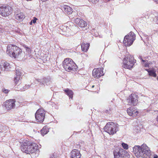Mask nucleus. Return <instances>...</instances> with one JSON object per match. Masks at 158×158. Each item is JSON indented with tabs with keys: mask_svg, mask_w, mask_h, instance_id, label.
I'll list each match as a JSON object with an SVG mask.
<instances>
[{
	"mask_svg": "<svg viewBox=\"0 0 158 158\" xmlns=\"http://www.w3.org/2000/svg\"><path fill=\"white\" fill-rule=\"evenodd\" d=\"M22 151L27 154H32L38 151V145L31 141L26 140L21 147Z\"/></svg>",
	"mask_w": 158,
	"mask_h": 158,
	"instance_id": "nucleus-1",
	"label": "nucleus"
},
{
	"mask_svg": "<svg viewBox=\"0 0 158 158\" xmlns=\"http://www.w3.org/2000/svg\"><path fill=\"white\" fill-rule=\"evenodd\" d=\"M133 151L135 156L137 157H145L150 153V151L145 144H142L141 147L135 145L133 148Z\"/></svg>",
	"mask_w": 158,
	"mask_h": 158,
	"instance_id": "nucleus-2",
	"label": "nucleus"
},
{
	"mask_svg": "<svg viewBox=\"0 0 158 158\" xmlns=\"http://www.w3.org/2000/svg\"><path fill=\"white\" fill-rule=\"evenodd\" d=\"M6 52L9 55L15 58H21L24 54L21 49L15 45H12L7 46Z\"/></svg>",
	"mask_w": 158,
	"mask_h": 158,
	"instance_id": "nucleus-3",
	"label": "nucleus"
},
{
	"mask_svg": "<svg viewBox=\"0 0 158 158\" xmlns=\"http://www.w3.org/2000/svg\"><path fill=\"white\" fill-rule=\"evenodd\" d=\"M136 61L133 56H128L124 58L123 60V66L125 69H130L132 68Z\"/></svg>",
	"mask_w": 158,
	"mask_h": 158,
	"instance_id": "nucleus-4",
	"label": "nucleus"
},
{
	"mask_svg": "<svg viewBox=\"0 0 158 158\" xmlns=\"http://www.w3.org/2000/svg\"><path fill=\"white\" fill-rule=\"evenodd\" d=\"M114 158H129L130 155L127 151L119 148L113 151Z\"/></svg>",
	"mask_w": 158,
	"mask_h": 158,
	"instance_id": "nucleus-5",
	"label": "nucleus"
},
{
	"mask_svg": "<svg viewBox=\"0 0 158 158\" xmlns=\"http://www.w3.org/2000/svg\"><path fill=\"white\" fill-rule=\"evenodd\" d=\"M116 127V125L112 122H110L107 123L104 127V129L105 131L110 135H113L116 133V131L114 129Z\"/></svg>",
	"mask_w": 158,
	"mask_h": 158,
	"instance_id": "nucleus-6",
	"label": "nucleus"
},
{
	"mask_svg": "<svg viewBox=\"0 0 158 158\" xmlns=\"http://www.w3.org/2000/svg\"><path fill=\"white\" fill-rule=\"evenodd\" d=\"M74 62L70 58L65 59L63 62L64 68L67 71L72 70L74 68Z\"/></svg>",
	"mask_w": 158,
	"mask_h": 158,
	"instance_id": "nucleus-7",
	"label": "nucleus"
},
{
	"mask_svg": "<svg viewBox=\"0 0 158 158\" xmlns=\"http://www.w3.org/2000/svg\"><path fill=\"white\" fill-rule=\"evenodd\" d=\"M12 9L9 6H6L0 7V14L2 16L6 17L11 14Z\"/></svg>",
	"mask_w": 158,
	"mask_h": 158,
	"instance_id": "nucleus-8",
	"label": "nucleus"
},
{
	"mask_svg": "<svg viewBox=\"0 0 158 158\" xmlns=\"http://www.w3.org/2000/svg\"><path fill=\"white\" fill-rule=\"evenodd\" d=\"M45 113L43 110L38 109L35 114V118L38 122L42 123L44 120Z\"/></svg>",
	"mask_w": 158,
	"mask_h": 158,
	"instance_id": "nucleus-9",
	"label": "nucleus"
},
{
	"mask_svg": "<svg viewBox=\"0 0 158 158\" xmlns=\"http://www.w3.org/2000/svg\"><path fill=\"white\" fill-rule=\"evenodd\" d=\"M15 99H10L6 100L5 103L4 105L8 110H10L14 108L15 106Z\"/></svg>",
	"mask_w": 158,
	"mask_h": 158,
	"instance_id": "nucleus-10",
	"label": "nucleus"
},
{
	"mask_svg": "<svg viewBox=\"0 0 158 158\" xmlns=\"http://www.w3.org/2000/svg\"><path fill=\"white\" fill-rule=\"evenodd\" d=\"M137 97L135 94H131L129 96V98L127 100L128 104L129 105H133L135 106L137 103Z\"/></svg>",
	"mask_w": 158,
	"mask_h": 158,
	"instance_id": "nucleus-11",
	"label": "nucleus"
},
{
	"mask_svg": "<svg viewBox=\"0 0 158 158\" xmlns=\"http://www.w3.org/2000/svg\"><path fill=\"white\" fill-rule=\"evenodd\" d=\"M92 74L95 78H98L104 75L102 69L101 68L94 69L93 71Z\"/></svg>",
	"mask_w": 158,
	"mask_h": 158,
	"instance_id": "nucleus-12",
	"label": "nucleus"
},
{
	"mask_svg": "<svg viewBox=\"0 0 158 158\" xmlns=\"http://www.w3.org/2000/svg\"><path fill=\"white\" fill-rule=\"evenodd\" d=\"M74 22L81 27H85L87 26V23L85 21L81 19H75Z\"/></svg>",
	"mask_w": 158,
	"mask_h": 158,
	"instance_id": "nucleus-13",
	"label": "nucleus"
},
{
	"mask_svg": "<svg viewBox=\"0 0 158 158\" xmlns=\"http://www.w3.org/2000/svg\"><path fill=\"white\" fill-rule=\"evenodd\" d=\"M128 39L130 40L131 43H133V41L135 39V34L133 32H130L127 35H126L124 37V41H127V39Z\"/></svg>",
	"mask_w": 158,
	"mask_h": 158,
	"instance_id": "nucleus-14",
	"label": "nucleus"
},
{
	"mask_svg": "<svg viewBox=\"0 0 158 158\" xmlns=\"http://www.w3.org/2000/svg\"><path fill=\"white\" fill-rule=\"evenodd\" d=\"M81 156V155L77 150L74 149L71 152V158H80Z\"/></svg>",
	"mask_w": 158,
	"mask_h": 158,
	"instance_id": "nucleus-15",
	"label": "nucleus"
},
{
	"mask_svg": "<svg viewBox=\"0 0 158 158\" xmlns=\"http://www.w3.org/2000/svg\"><path fill=\"white\" fill-rule=\"evenodd\" d=\"M36 80L40 82V84L44 85L46 84L47 85H49L50 82V78L49 77L44 78L42 81L39 79H36Z\"/></svg>",
	"mask_w": 158,
	"mask_h": 158,
	"instance_id": "nucleus-16",
	"label": "nucleus"
},
{
	"mask_svg": "<svg viewBox=\"0 0 158 158\" xmlns=\"http://www.w3.org/2000/svg\"><path fill=\"white\" fill-rule=\"evenodd\" d=\"M15 19L19 20H21L23 18H25L24 15L22 13H15Z\"/></svg>",
	"mask_w": 158,
	"mask_h": 158,
	"instance_id": "nucleus-17",
	"label": "nucleus"
},
{
	"mask_svg": "<svg viewBox=\"0 0 158 158\" xmlns=\"http://www.w3.org/2000/svg\"><path fill=\"white\" fill-rule=\"evenodd\" d=\"M62 9L64 10L65 12L68 14H70L72 11V8L68 6L65 5L64 6L62 7Z\"/></svg>",
	"mask_w": 158,
	"mask_h": 158,
	"instance_id": "nucleus-18",
	"label": "nucleus"
},
{
	"mask_svg": "<svg viewBox=\"0 0 158 158\" xmlns=\"http://www.w3.org/2000/svg\"><path fill=\"white\" fill-rule=\"evenodd\" d=\"M89 43L83 44L81 45V50L82 51L86 52L88 51L89 47Z\"/></svg>",
	"mask_w": 158,
	"mask_h": 158,
	"instance_id": "nucleus-19",
	"label": "nucleus"
},
{
	"mask_svg": "<svg viewBox=\"0 0 158 158\" xmlns=\"http://www.w3.org/2000/svg\"><path fill=\"white\" fill-rule=\"evenodd\" d=\"M148 71L149 75L150 76H152L154 77H155L156 76V74L155 73V70L153 69H148L147 70Z\"/></svg>",
	"mask_w": 158,
	"mask_h": 158,
	"instance_id": "nucleus-20",
	"label": "nucleus"
},
{
	"mask_svg": "<svg viewBox=\"0 0 158 158\" xmlns=\"http://www.w3.org/2000/svg\"><path fill=\"white\" fill-rule=\"evenodd\" d=\"M2 67L4 68V70L5 69L8 70L10 68L9 64L7 62H5L2 65H0V67L1 69L2 68Z\"/></svg>",
	"mask_w": 158,
	"mask_h": 158,
	"instance_id": "nucleus-21",
	"label": "nucleus"
},
{
	"mask_svg": "<svg viewBox=\"0 0 158 158\" xmlns=\"http://www.w3.org/2000/svg\"><path fill=\"white\" fill-rule=\"evenodd\" d=\"M64 91L70 98H73V92L71 90H69V89H65Z\"/></svg>",
	"mask_w": 158,
	"mask_h": 158,
	"instance_id": "nucleus-22",
	"label": "nucleus"
},
{
	"mask_svg": "<svg viewBox=\"0 0 158 158\" xmlns=\"http://www.w3.org/2000/svg\"><path fill=\"white\" fill-rule=\"evenodd\" d=\"M48 131V129L46 127H44L40 131V132L43 135H45L47 133Z\"/></svg>",
	"mask_w": 158,
	"mask_h": 158,
	"instance_id": "nucleus-23",
	"label": "nucleus"
},
{
	"mask_svg": "<svg viewBox=\"0 0 158 158\" xmlns=\"http://www.w3.org/2000/svg\"><path fill=\"white\" fill-rule=\"evenodd\" d=\"M20 77L19 76L15 77L14 81L16 84L19 85L21 83V81L20 80Z\"/></svg>",
	"mask_w": 158,
	"mask_h": 158,
	"instance_id": "nucleus-24",
	"label": "nucleus"
},
{
	"mask_svg": "<svg viewBox=\"0 0 158 158\" xmlns=\"http://www.w3.org/2000/svg\"><path fill=\"white\" fill-rule=\"evenodd\" d=\"M128 40L127 41H127H126L125 42L124 39V40L123 41V43L126 46H130L131 44H132L133 43H131V42H130V40H128V39H127L126 40Z\"/></svg>",
	"mask_w": 158,
	"mask_h": 158,
	"instance_id": "nucleus-25",
	"label": "nucleus"
},
{
	"mask_svg": "<svg viewBox=\"0 0 158 158\" xmlns=\"http://www.w3.org/2000/svg\"><path fill=\"white\" fill-rule=\"evenodd\" d=\"M135 108H133L132 107H130L129 108H128L127 110V112L129 115H130V114H131L132 113V112L134 110Z\"/></svg>",
	"mask_w": 158,
	"mask_h": 158,
	"instance_id": "nucleus-26",
	"label": "nucleus"
},
{
	"mask_svg": "<svg viewBox=\"0 0 158 158\" xmlns=\"http://www.w3.org/2000/svg\"><path fill=\"white\" fill-rule=\"evenodd\" d=\"M138 111L137 110H136L135 109H134V110L133 112H132V113L131 114H130V115H129L130 116H132L133 117H135L137 115V114H138Z\"/></svg>",
	"mask_w": 158,
	"mask_h": 158,
	"instance_id": "nucleus-27",
	"label": "nucleus"
},
{
	"mask_svg": "<svg viewBox=\"0 0 158 158\" xmlns=\"http://www.w3.org/2000/svg\"><path fill=\"white\" fill-rule=\"evenodd\" d=\"M31 87V85H26L25 86H24L22 88L20 89L21 91H24L26 89H29Z\"/></svg>",
	"mask_w": 158,
	"mask_h": 158,
	"instance_id": "nucleus-28",
	"label": "nucleus"
},
{
	"mask_svg": "<svg viewBox=\"0 0 158 158\" xmlns=\"http://www.w3.org/2000/svg\"><path fill=\"white\" fill-rule=\"evenodd\" d=\"M122 146L123 147V148L125 149H127L128 148V145L126 143H123L122 144Z\"/></svg>",
	"mask_w": 158,
	"mask_h": 158,
	"instance_id": "nucleus-29",
	"label": "nucleus"
},
{
	"mask_svg": "<svg viewBox=\"0 0 158 158\" xmlns=\"http://www.w3.org/2000/svg\"><path fill=\"white\" fill-rule=\"evenodd\" d=\"M5 128L4 126L2 125H0V135L2 136V132H3V130L4 128Z\"/></svg>",
	"mask_w": 158,
	"mask_h": 158,
	"instance_id": "nucleus-30",
	"label": "nucleus"
},
{
	"mask_svg": "<svg viewBox=\"0 0 158 158\" xmlns=\"http://www.w3.org/2000/svg\"><path fill=\"white\" fill-rule=\"evenodd\" d=\"M15 73L16 76H19V77H20L21 73L19 71V70H16Z\"/></svg>",
	"mask_w": 158,
	"mask_h": 158,
	"instance_id": "nucleus-31",
	"label": "nucleus"
},
{
	"mask_svg": "<svg viewBox=\"0 0 158 158\" xmlns=\"http://www.w3.org/2000/svg\"><path fill=\"white\" fill-rule=\"evenodd\" d=\"M2 91L5 93H8L9 90L8 89H2Z\"/></svg>",
	"mask_w": 158,
	"mask_h": 158,
	"instance_id": "nucleus-32",
	"label": "nucleus"
},
{
	"mask_svg": "<svg viewBox=\"0 0 158 158\" xmlns=\"http://www.w3.org/2000/svg\"><path fill=\"white\" fill-rule=\"evenodd\" d=\"M99 0H92L90 1V2H92L93 4H95L97 2H98Z\"/></svg>",
	"mask_w": 158,
	"mask_h": 158,
	"instance_id": "nucleus-33",
	"label": "nucleus"
},
{
	"mask_svg": "<svg viewBox=\"0 0 158 158\" xmlns=\"http://www.w3.org/2000/svg\"><path fill=\"white\" fill-rule=\"evenodd\" d=\"M37 20V18L35 17H34V19H32L31 21H32V22L34 23H35L36 22V21Z\"/></svg>",
	"mask_w": 158,
	"mask_h": 158,
	"instance_id": "nucleus-34",
	"label": "nucleus"
},
{
	"mask_svg": "<svg viewBox=\"0 0 158 158\" xmlns=\"http://www.w3.org/2000/svg\"><path fill=\"white\" fill-rule=\"evenodd\" d=\"M25 48H26V49L27 50V51L29 52L31 51V49L27 47H25Z\"/></svg>",
	"mask_w": 158,
	"mask_h": 158,
	"instance_id": "nucleus-35",
	"label": "nucleus"
},
{
	"mask_svg": "<svg viewBox=\"0 0 158 158\" xmlns=\"http://www.w3.org/2000/svg\"><path fill=\"white\" fill-rule=\"evenodd\" d=\"M145 67H149V63H148L146 62V64H145Z\"/></svg>",
	"mask_w": 158,
	"mask_h": 158,
	"instance_id": "nucleus-36",
	"label": "nucleus"
},
{
	"mask_svg": "<svg viewBox=\"0 0 158 158\" xmlns=\"http://www.w3.org/2000/svg\"><path fill=\"white\" fill-rule=\"evenodd\" d=\"M110 111V109H109V110H106L105 112L106 113H109V111Z\"/></svg>",
	"mask_w": 158,
	"mask_h": 158,
	"instance_id": "nucleus-37",
	"label": "nucleus"
},
{
	"mask_svg": "<svg viewBox=\"0 0 158 158\" xmlns=\"http://www.w3.org/2000/svg\"><path fill=\"white\" fill-rule=\"evenodd\" d=\"M142 61L144 62H148V61L147 60H144L143 59L142 60Z\"/></svg>",
	"mask_w": 158,
	"mask_h": 158,
	"instance_id": "nucleus-38",
	"label": "nucleus"
},
{
	"mask_svg": "<svg viewBox=\"0 0 158 158\" xmlns=\"http://www.w3.org/2000/svg\"><path fill=\"white\" fill-rule=\"evenodd\" d=\"M153 158H158V156L156 155H155Z\"/></svg>",
	"mask_w": 158,
	"mask_h": 158,
	"instance_id": "nucleus-39",
	"label": "nucleus"
},
{
	"mask_svg": "<svg viewBox=\"0 0 158 158\" xmlns=\"http://www.w3.org/2000/svg\"><path fill=\"white\" fill-rule=\"evenodd\" d=\"M32 21H31V22L30 23V24L31 25L32 24Z\"/></svg>",
	"mask_w": 158,
	"mask_h": 158,
	"instance_id": "nucleus-40",
	"label": "nucleus"
},
{
	"mask_svg": "<svg viewBox=\"0 0 158 158\" xmlns=\"http://www.w3.org/2000/svg\"><path fill=\"white\" fill-rule=\"evenodd\" d=\"M94 87V85H93L92 86V88H93Z\"/></svg>",
	"mask_w": 158,
	"mask_h": 158,
	"instance_id": "nucleus-41",
	"label": "nucleus"
},
{
	"mask_svg": "<svg viewBox=\"0 0 158 158\" xmlns=\"http://www.w3.org/2000/svg\"><path fill=\"white\" fill-rule=\"evenodd\" d=\"M155 2L157 1L156 0H154Z\"/></svg>",
	"mask_w": 158,
	"mask_h": 158,
	"instance_id": "nucleus-42",
	"label": "nucleus"
}]
</instances>
